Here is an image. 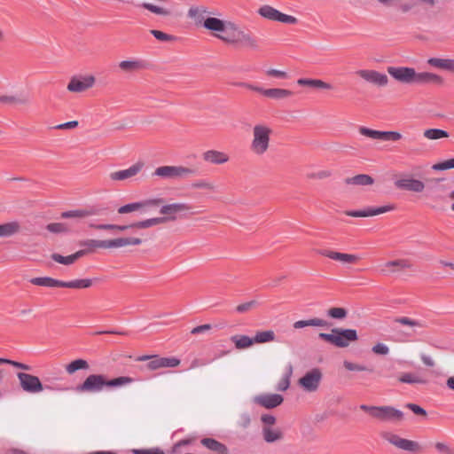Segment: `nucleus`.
<instances>
[{"label":"nucleus","mask_w":454,"mask_h":454,"mask_svg":"<svg viewBox=\"0 0 454 454\" xmlns=\"http://www.w3.org/2000/svg\"><path fill=\"white\" fill-rule=\"evenodd\" d=\"M206 13H207V12L203 7H191L188 12L189 17L193 18L198 21H201Z\"/></svg>","instance_id":"nucleus-50"},{"label":"nucleus","mask_w":454,"mask_h":454,"mask_svg":"<svg viewBox=\"0 0 454 454\" xmlns=\"http://www.w3.org/2000/svg\"><path fill=\"white\" fill-rule=\"evenodd\" d=\"M231 341L239 350L247 349L254 345L253 338L243 334H236L231 336Z\"/></svg>","instance_id":"nucleus-29"},{"label":"nucleus","mask_w":454,"mask_h":454,"mask_svg":"<svg viewBox=\"0 0 454 454\" xmlns=\"http://www.w3.org/2000/svg\"><path fill=\"white\" fill-rule=\"evenodd\" d=\"M20 231V224L16 222H8L0 224V238H8L16 235Z\"/></svg>","instance_id":"nucleus-31"},{"label":"nucleus","mask_w":454,"mask_h":454,"mask_svg":"<svg viewBox=\"0 0 454 454\" xmlns=\"http://www.w3.org/2000/svg\"><path fill=\"white\" fill-rule=\"evenodd\" d=\"M384 439L397 449L408 451L412 454L419 453L422 451V447L418 442L402 438L395 434L386 433L384 434Z\"/></svg>","instance_id":"nucleus-9"},{"label":"nucleus","mask_w":454,"mask_h":454,"mask_svg":"<svg viewBox=\"0 0 454 454\" xmlns=\"http://www.w3.org/2000/svg\"><path fill=\"white\" fill-rule=\"evenodd\" d=\"M380 421H401L403 413L391 406H376L373 417Z\"/></svg>","instance_id":"nucleus-16"},{"label":"nucleus","mask_w":454,"mask_h":454,"mask_svg":"<svg viewBox=\"0 0 454 454\" xmlns=\"http://www.w3.org/2000/svg\"><path fill=\"white\" fill-rule=\"evenodd\" d=\"M142 243V240L138 238H118L114 239H88L83 245L89 247L91 249H114L128 246H137Z\"/></svg>","instance_id":"nucleus-7"},{"label":"nucleus","mask_w":454,"mask_h":454,"mask_svg":"<svg viewBox=\"0 0 454 454\" xmlns=\"http://www.w3.org/2000/svg\"><path fill=\"white\" fill-rule=\"evenodd\" d=\"M434 448L438 454H454V448L445 441H436Z\"/></svg>","instance_id":"nucleus-44"},{"label":"nucleus","mask_w":454,"mask_h":454,"mask_svg":"<svg viewBox=\"0 0 454 454\" xmlns=\"http://www.w3.org/2000/svg\"><path fill=\"white\" fill-rule=\"evenodd\" d=\"M220 40L252 51H257L260 48L257 36L249 29H244L234 22L227 36H220Z\"/></svg>","instance_id":"nucleus-4"},{"label":"nucleus","mask_w":454,"mask_h":454,"mask_svg":"<svg viewBox=\"0 0 454 454\" xmlns=\"http://www.w3.org/2000/svg\"><path fill=\"white\" fill-rule=\"evenodd\" d=\"M449 133L440 129H428L424 131V137L430 140H436L449 137Z\"/></svg>","instance_id":"nucleus-42"},{"label":"nucleus","mask_w":454,"mask_h":454,"mask_svg":"<svg viewBox=\"0 0 454 454\" xmlns=\"http://www.w3.org/2000/svg\"><path fill=\"white\" fill-rule=\"evenodd\" d=\"M454 168V158L432 165L431 170H449Z\"/></svg>","instance_id":"nucleus-51"},{"label":"nucleus","mask_w":454,"mask_h":454,"mask_svg":"<svg viewBox=\"0 0 454 454\" xmlns=\"http://www.w3.org/2000/svg\"><path fill=\"white\" fill-rule=\"evenodd\" d=\"M93 285V280L90 278L74 279L71 281H62L61 287L72 289H86Z\"/></svg>","instance_id":"nucleus-33"},{"label":"nucleus","mask_w":454,"mask_h":454,"mask_svg":"<svg viewBox=\"0 0 454 454\" xmlns=\"http://www.w3.org/2000/svg\"><path fill=\"white\" fill-rule=\"evenodd\" d=\"M327 315L335 319H343L347 317L348 311L343 308L333 307L327 310Z\"/></svg>","instance_id":"nucleus-48"},{"label":"nucleus","mask_w":454,"mask_h":454,"mask_svg":"<svg viewBox=\"0 0 454 454\" xmlns=\"http://www.w3.org/2000/svg\"><path fill=\"white\" fill-rule=\"evenodd\" d=\"M150 33L159 41L160 42H173L175 41L176 38V36L172 35H169V34H167V33H164L162 31H160V30H156V29H152L150 31Z\"/></svg>","instance_id":"nucleus-52"},{"label":"nucleus","mask_w":454,"mask_h":454,"mask_svg":"<svg viewBox=\"0 0 454 454\" xmlns=\"http://www.w3.org/2000/svg\"><path fill=\"white\" fill-rule=\"evenodd\" d=\"M356 74L367 82L379 87L387 86L388 83V78L387 74L380 73L376 70L360 69L357 70Z\"/></svg>","instance_id":"nucleus-17"},{"label":"nucleus","mask_w":454,"mask_h":454,"mask_svg":"<svg viewBox=\"0 0 454 454\" xmlns=\"http://www.w3.org/2000/svg\"><path fill=\"white\" fill-rule=\"evenodd\" d=\"M294 329H301L307 326H318V327H325L328 326L327 321L318 318L313 317L308 320H299L294 323Z\"/></svg>","instance_id":"nucleus-36"},{"label":"nucleus","mask_w":454,"mask_h":454,"mask_svg":"<svg viewBox=\"0 0 454 454\" xmlns=\"http://www.w3.org/2000/svg\"><path fill=\"white\" fill-rule=\"evenodd\" d=\"M254 344H262L276 340V334L272 330L258 331L253 337Z\"/></svg>","instance_id":"nucleus-37"},{"label":"nucleus","mask_w":454,"mask_h":454,"mask_svg":"<svg viewBox=\"0 0 454 454\" xmlns=\"http://www.w3.org/2000/svg\"><path fill=\"white\" fill-rule=\"evenodd\" d=\"M139 361L149 360L146 368L150 371H156L161 368H174L180 364V360L176 357H160L158 356H145L138 358Z\"/></svg>","instance_id":"nucleus-11"},{"label":"nucleus","mask_w":454,"mask_h":454,"mask_svg":"<svg viewBox=\"0 0 454 454\" xmlns=\"http://www.w3.org/2000/svg\"><path fill=\"white\" fill-rule=\"evenodd\" d=\"M91 227L98 229V230H114L122 231L129 228H133L132 224L130 225H116V224H98V225H90Z\"/></svg>","instance_id":"nucleus-54"},{"label":"nucleus","mask_w":454,"mask_h":454,"mask_svg":"<svg viewBox=\"0 0 454 454\" xmlns=\"http://www.w3.org/2000/svg\"><path fill=\"white\" fill-rule=\"evenodd\" d=\"M411 268V262L406 259L387 261L381 265L380 271L383 275H393L403 272Z\"/></svg>","instance_id":"nucleus-19"},{"label":"nucleus","mask_w":454,"mask_h":454,"mask_svg":"<svg viewBox=\"0 0 454 454\" xmlns=\"http://www.w3.org/2000/svg\"><path fill=\"white\" fill-rule=\"evenodd\" d=\"M139 6L157 14V15H161V16H169L171 14V11L167 9V8H163V7H160V6H157V5H154L153 4H150V3H142Z\"/></svg>","instance_id":"nucleus-43"},{"label":"nucleus","mask_w":454,"mask_h":454,"mask_svg":"<svg viewBox=\"0 0 454 454\" xmlns=\"http://www.w3.org/2000/svg\"><path fill=\"white\" fill-rule=\"evenodd\" d=\"M318 336L338 348H347L351 342L358 340L357 332L355 329L333 328L332 333H320Z\"/></svg>","instance_id":"nucleus-5"},{"label":"nucleus","mask_w":454,"mask_h":454,"mask_svg":"<svg viewBox=\"0 0 454 454\" xmlns=\"http://www.w3.org/2000/svg\"><path fill=\"white\" fill-rule=\"evenodd\" d=\"M0 103L3 104H10V105H23L27 106L30 103L29 98L27 96H0Z\"/></svg>","instance_id":"nucleus-38"},{"label":"nucleus","mask_w":454,"mask_h":454,"mask_svg":"<svg viewBox=\"0 0 454 454\" xmlns=\"http://www.w3.org/2000/svg\"><path fill=\"white\" fill-rule=\"evenodd\" d=\"M212 326L209 324L201 325L199 326L194 327L192 331V334H199V333H205L211 330Z\"/></svg>","instance_id":"nucleus-64"},{"label":"nucleus","mask_w":454,"mask_h":454,"mask_svg":"<svg viewBox=\"0 0 454 454\" xmlns=\"http://www.w3.org/2000/svg\"><path fill=\"white\" fill-rule=\"evenodd\" d=\"M201 157L205 162L213 165H222L230 160V156L227 153L215 149L205 151Z\"/></svg>","instance_id":"nucleus-21"},{"label":"nucleus","mask_w":454,"mask_h":454,"mask_svg":"<svg viewBox=\"0 0 454 454\" xmlns=\"http://www.w3.org/2000/svg\"><path fill=\"white\" fill-rule=\"evenodd\" d=\"M17 377L20 387L27 393L37 394L44 389L43 385L37 376L25 372H18Z\"/></svg>","instance_id":"nucleus-12"},{"label":"nucleus","mask_w":454,"mask_h":454,"mask_svg":"<svg viewBox=\"0 0 454 454\" xmlns=\"http://www.w3.org/2000/svg\"><path fill=\"white\" fill-rule=\"evenodd\" d=\"M131 452L133 454H165L160 448L133 449Z\"/></svg>","instance_id":"nucleus-57"},{"label":"nucleus","mask_w":454,"mask_h":454,"mask_svg":"<svg viewBox=\"0 0 454 454\" xmlns=\"http://www.w3.org/2000/svg\"><path fill=\"white\" fill-rule=\"evenodd\" d=\"M297 83L301 86H309V87L317 88V89H325V90L333 89L332 84L325 82L319 79L300 78L297 81Z\"/></svg>","instance_id":"nucleus-35"},{"label":"nucleus","mask_w":454,"mask_h":454,"mask_svg":"<svg viewBox=\"0 0 454 454\" xmlns=\"http://www.w3.org/2000/svg\"><path fill=\"white\" fill-rule=\"evenodd\" d=\"M0 364H10V365H12V366H14L16 368L24 370V371H31L32 370L31 366H29V365L26 364H22V363H20V362H17V361H13V360H10V359H6V358H0Z\"/></svg>","instance_id":"nucleus-56"},{"label":"nucleus","mask_w":454,"mask_h":454,"mask_svg":"<svg viewBox=\"0 0 454 454\" xmlns=\"http://www.w3.org/2000/svg\"><path fill=\"white\" fill-rule=\"evenodd\" d=\"M146 62L141 59L122 60L119 67L126 73H133L146 68Z\"/></svg>","instance_id":"nucleus-25"},{"label":"nucleus","mask_w":454,"mask_h":454,"mask_svg":"<svg viewBox=\"0 0 454 454\" xmlns=\"http://www.w3.org/2000/svg\"><path fill=\"white\" fill-rule=\"evenodd\" d=\"M262 95L270 98L279 100L291 97L293 92L286 89L272 88L263 89Z\"/></svg>","instance_id":"nucleus-32"},{"label":"nucleus","mask_w":454,"mask_h":454,"mask_svg":"<svg viewBox=\"0 0 454 454\" xmlns=\"http://www.w3.org/2000/svg\"><path fill=\"white\" fill-rule=\"evenodd\" d=\"M323 372L319 368H313L306 372L299 380V387L306 393L317 392L321 385Z\"/></svg>","instance_id":"nucleus-8"},{"label":"nucleus","mask_w":454,"mask_h":454,"mask_svg":"<svg viewBox=\"0 0 454 454\" xmlns=\"http://www.w3.org/2000/svg\"><path fill=\"white\" fill-rule=\"evenodd\" d=\"M372 350L376 355L386 356L389 353V348L386 344H383V343L375 344L372 347Z\"/></svg>","instance_id":"nucleus-59"},{"label":"nucleus","mask_w":454,"mask_h":454,"mask_svg":"<svg viewBox=\"0 0 454 454\" xmlns=\"http://www.w3.org/2000/svg\"><path fill=\"white\" fill-rule=\"evenodd\" d=\"M266 74L269 76L276 77V78H279V79H285L287 77V74L286 72L281 71V70L273 69V68L268 69L266 71Z\"/></svg>","instance_id":"nucleus-62"},{"label":"nucleus","mask_w":454,"mask_h":454,"mask_svg":"<svg viewBox=\"0 0 454 454\" xmlns=\"http://www.w3.org/2000/svg\"><path fill=\"white\" fill-rule=\"evenodd\" d=\"M359 133L372 139L380 141H397L402 138L401 133L396 131L374 130L366 127H360Z\"/></svg>","instance_id":"nucleus-15"},{"label":"nucleus","mask_w":454,"mask_h":454,"mask_svg":"<svg viewBox=\"0 0 454 454\" xmlns=\"http://www.w3.org/2000/svg\"><path fill=\"white\" fill-rule=\"evenodd\" d=\"M254 402L267 409H273L283 403L282 395L278 394H262L254 397Z\"/></svg>","instance_id":"nucleus-22"},{"label":"nucleus","mask_w":454,"mask_h":454,"mask_svg":"<svg viewBox=\"0 0 454 454\" xmlns=\"http://www.w3.org/2000/svg\"><path fill=\"white\" fill-rule=\"evenodd\" d=\"M343 366L347 371L349 372H372L371 369H368L363 364H356L348 360L343 362Z\"/></svg>","instance_id":"nucleus-49"},{"label":"nucleus","mask_w":454,"mask_h":454,"mask_svg":"<svg viewBox=\"0 0 454 454\" xmlns=\"http://www.w3.org/2000/svg\"><path fill=\"white\" fill-rule=\"evenodd\" d=\"M395 209V204H387L378 207H366L362 210H347L344 214L351 217H372L378 215L391 212Z\"/></svg>","instance_id":"nucleus-13"},{"label":"nucleus","mask_w":454,"mask_h":454,"mask_svg":"<svg viewBox=\"0 0 454 454\" xmlns=\"http://www.w3.org/2000/svg\"><path fill=\"white\" fill-rule=\"evenodd\" d=\"M78 126V121H67V122H65V123H61V124H59V125H56L55 127H53V129H74Z\"/></svg>","instance_id":"nucleus-63"},{"label":"nucleus","mask_w":454,"mask_h":454,"mask_svg":"<svg viewBox=\"0 0 454 454\" xmlns=\"http://www.w3.org/2000/svg\"><path fill=\"white\" fill-rule=\"evenodd\" d=\"M200 443L207 448L208 450L216 452L217 454H228L229 450L227 446L215 439L213 438H203L200 441Z\"/></svg>","instance_id":"nucleus-27"},{"label":"nucleus","mask_w":454,"mask_h":454,"mask_svg":"<svg viewBox=\"0 0 454 454\" xmlns=\"http://www.w3.org/2000/svg\"><path fill=\"white\" fill-rule=\"evenodd\" d=\"M189 209L190 207L183 203L162 205L160 208V213L163 215V216L134 223H132V227H136L137 229H147L169 221H174L178 215L187 212Z\"/></svg>","instance_id":"nucleus-3"},{"label":"nucleus","mask_w":454,"mask_h":454,"mask_svg":"<svg viewBox=\"0 0 454 454\" xmlns=\"http://www.w3.org/2000/svg\"><path fill=\"white\" fill-rule=\"evenodd\" d=\"M251 419L247 413H242L239 415L237 424L240 428H247L250 425Z\"/></svg>","instance_id":"nucleus-60"},{"label":"nucleus","mask_w":454,"mask_h":454,"mask_svg":"<svg viewBox=\"0 0 454 454\" xmlns=\"http://www.w3.org/2000/svg\"><path fill=\"white\" fill-rule=\"evenodd\" d=\"M162 202H163L162 199H153V200H149L145 202L131 203V204H128V205L119 207L118 213L119 214H127V213L137 211L143 207H159L162 204Z\"/></svg>","instance_id":"nucleus-23"},{"label":"nucleus","mask_w":454,"mask_h":454,"mask_svg":"<svg viewBox=\"0 0 454 454\" xmlns=\"http://www.w3.org/2000/svg\"><path fill=\"white\" fill-rule=\"evenodd\" d=\"M46 229L53 233H63L68 231V226L64 223H49Z\"/></svg>","instance_id":"nucleus-53"},{"label":"nucleus","mask_w":454,"mask_h":454,"mask_svg":"<svg viewBox=\"0 0 454 454\" xmlns=\"http://www.w3.org/2000/svg\"><path fill=\"white\" fill-rule=\"evenodd\" d=\"M91 215H92V212L90 210L76 209V210L63 212L61 214V217L62 218H74V219L80 220L82 218H86Z\"/></svg>","instance_id":"nucleus-40"},{"label":"nucleus","mask_w":454,"mask_h":454,"mask_svg":"<svg viewBox=\"0 0 454 454\" xmlns=\"http://www.w3.org/2000/svg\"><path fill=\"white\" fill-rule=\"evenodd\" d=\"M89 367V363L86 360L76 359L67 364L65 369L69 375H72L79 370H87Z\"/></svg>","instance_id":"nucleus-39"},{"label":"nucleus","mask_w":454,"mask_h":454,"mask_svg":"<svg viewBox=\"0 0 454 454\" xmlns=\"http://www.w3.org/2000/svg\"><path fill=\"white\" fill-rule=\"evenodd\" d=\"M323 255L331 260L339 262L343 265H355L361 261L360 255L356 254L341 253L333 250H326L323 252Z\"/></svg>","instance_id":"nucleus-18"},{"label":"nucleus","mask_w":454,"mask_h":454,"mask_svg":"<svg viewBox=\"0 0 454 454\" xmlns=\"http://www.w3.org/2000/svg\"><path fill=\"white\" fill-rule=\"evenodd\" d=\"M257 12L261 17L272 21H278L285 24H296L298 22L295 17L282 13L268 4L262 5Z\"/></svg>","instance_id":"nucleus-10"},{"label":"nucleus","mask_w":454,"mask_h":454,"mask_svg":"<svg viewBox=\"0 0 454 454\" xmlns=\"http://www.w3.org/2000/svg\"><path fill=\"white\" fill-rule=\"evenodd\" d=\"M449 59H450L430 58L427 59V64L432 67L447 71Z\"/></svg>","instance_id":"nucleus-45"},{"label":"nucleus","mask_w":454,"mask_h":454,"mask_svg":"<svg viewBox=\"0 0 454 454\" xmlns=\"http://www.w3.org/2000/svg\"><path fill=\"white\" fill-rule=\"evenodd\" d=\"M85 254V250H79L76 253L67 256H63L59 254H52L51 257L54 262H59L60 264L71 265L74 263L78 259L82 257Z\"/></svg>","instance_id":"nucleus-28"},{"label":"nucleus","mask_w":454,"mask_h":454,"mask_svg":"<svg viewBox=\"0 0 454 454\" xmlns=\"http://www.w3.org/2000/svg\"><path fill=\"white\" fill-rule=\"evenodd\" d=\"M345 184L349 186L357 187V186H365L371 185L373 184V179L368 175L359 174L356 175L353 177L346 178Z\"/></svg>","instance_id":"nucleus-30"},{"label":"nucleus","mask_w":454,"mask_h":454,"mask_svg":"<svg viewBox=\"0 0 454 454\" xmlns=\"http://www.w3.org/2000/svg\"><path fill=\"white\" fill-rule=\"evenodd\" d=\"M406 407L409 408L412 412H414L417 415H420L423 417L427 416V411L423 408L415 403H407Z\"/></svg>","instance_id":"nucleus-61"},{"label":"nucleus","mask_w":454,"mask_h":454,"mask_svg":"<svg viewBox=\"0 0 454 454\" xmlns=\"http://www.w3.org/2000/svg\"><path fill=\"white\" fill-rule=\"evenodd\" d=\"M292 372L293 370L292 367H290L287 372L285 375H283V377L278 380L277 385V389L278 391H286L288 389L290 386V378L292 376Z\"/></svg>","instance_id":"nucleus-46"},{"label":"nucleus","mask_w":454,"mask_h":454,"mask_svg":"<svg viewBox=\"0 0 454 454\" xmlns=\"http://www.w3.org/2000/svg\"><path fill=\"white\" fill-rule=\"evenodd\" d=\"M136 172H111L109 179L114 182H121L132 178Z\"/></svg>","instance_id":"nucleus-47"},{"label":"nucleus","mask_w":454,"mask_h":454,"mask_svg":"<svg viewBox=\"0 0 454 454\" xmlns=\"http://www.w3.org/2000/svg\"><path fill=\"white\" fill-rule=\"evenodd\" d=\"M396 322L401 325H409V326H412V327L422 328L425 326V325L422 322L418 321V320H413L409 317H399L396 319Z\"/></svg>","instance_id":"nucleus-55"},{"label":"nucleus","mask_w":454,"mask_h":454,"mask_svg":"<svg viewBox=\"0 0 454 454\" xmlns=\"http://www.w3.org/2000/svg\"><path fill=\"white\" fill-rule=\"evenodd\" d=\"M272 129L263 124H257L253 128V139L250 150L255 155H263L270 147V139Z\"/></svg>","instance_id":"nucleus-6"},{"label":"nucleus","mask_w":454,"mask_h":454,"mask_svg":"<svg viewBox=\"0 0 454 454\" xmlns=\"http://www.w3.org/2000/svg\"><path fill=\"white\" fill-rule=\"evenodd\" d=\"M399 381L402 383L408 384H426L427 380L411 372L402 373L399 378Z\"/></svg>","instance_id":"nucleus-41"},{"label":"nucleus","mask_w":454,"mask_h":454,"mask_svg":"<svg viewBox=\"0 0 454 454\" xmlns=\"http://www.w3.org/2000/svg\"><path fill=\"white\" fill-rule=\"evenodd\" d=\"M255 301H250L245 303H241L236 307V311L239 313H246L256 306Z\"/></svg>","instance_id":"nucleus-58"},{"label":"nucleus","mask_w":454,"mask_h":454,"mask_svg":"<svg viewBox=\"0 0 454 454\" xmlns=\"http://www.w3.org/2000/svg\"><path fill=\"white\" fill-rule=\"evenodd\" d=\"M30 283L39 286L61 287L62 281L50 277H39L31 278Z\"/></svg>","instance_id":"nucleus-34"},{"label":"nucleus","mask_w":454,"mask_h":454,"mask_svg":"<svg viewBox=\"0 0 454 454\" xmlns=\"http://www.w3.org/2000/svg\"><path fill=\"white\" fill-rule=\"evenodd\" d=\"M133 381L134 380L128 376L107 380L103 374H90L76 389L80 393L93 394L101 392L105 387H120Z\"/></svg>","instance_id":"nucleus-2"},{"label":"nucleus","mask_w":454,"mask_h":454,"mask_svg":"<svg viewBox=\"0 0 454 454\" xmlns=\"http://www.w3.org/2000/svg\"><path fill=\"white\" fill-rule=\"evenodd\" d=\"M96 79L93 75H86L81 78L73 77L67 84V90L71 92H82L95 84Z\"/></svg>","instance_id":"nucleus-20"},{"label":"nucleus","mask_w":454,"mask_h":454,"mask_svg":"<svg viewBox=\"0 0 454 454\" xmlns=\"http://www.w3.org/2000/svg\"><path fill=\"white\" fill-rule=\"evenodd\" d=\"M263 440L268 443H272L283 439V432L278 427L264 426L262 427Z\"/></svg>","instance_id":"nucleus-26"},{"label":"nucleus","mask_w":454,"mask_h":454,"mask_svg":"<svg viewBox=\"0 0 454 454\" xmlns=\"http://www.w3.org/2000/svg\"><path fill=\"white\" fill-rule=\"evenodd\" d=\"M388 74L396 82L403 84H438L443 83V78L434 73L430 72H417L415 68L409 67H395L390 66L387 67Z\"/></svg>","instance_id":"nucleus-1"},{"label":"nucleus","mask_w":454,"mask_h":454,"mask_svg":"<svg viewBox=\"0 0 454 454\" xmlns=\"http://www.w3.org/2000/svg\"><path fill=\"white\" fill-rule=\"evenodd\" d=\"M233 22L222 20L217 18L208 17L203 22V27L210 31L221 32L222 34L215 35L220 39V36H227Z\"/></svg>","instance_id":"nucleus-14"},{"label":"nucleus","mask_w":454,"mask_h":454,"mask_svg":"<svg viewBox=\"0 0 454 454\" xmlns=\"http://www.w3.org/2000/svg\"><path fill=\"white\" fill-rule=\"evenodd\" d=\"M395 184L400 189L415 192H421L425 188V184L422 181L410 177L397 179Z\"/></svg>","instance_id":"nucleus-24"}]
</instances>
